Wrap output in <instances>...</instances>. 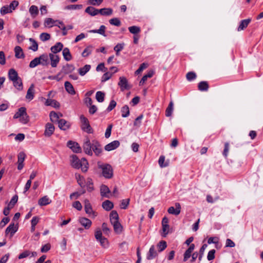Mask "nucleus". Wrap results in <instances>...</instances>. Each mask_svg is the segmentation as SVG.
I'll return each instance as SVG.
<instances>
[{
    "mask_svg": "<svg viewBox=\"0 0 263 263\" xmlns=\"http://www.w3.org/2000/svg\"><path fill=\"white\" fill-rule=\"evenodd\" d=\"M14 119H18L20 122L26 124L29 121V117L27 114L26 108L24 107L20 108L13 116Z\"/></svg>",
    "mask_w": 263,
    "mask_h": 263,
    "instance_id": "f257e3e1",
    "label": "nucleus"
},
{
    "mask_svg": "<svg viewBox=\"0 0 263 263\" xmlns=\"http://www.w3.org/2000/svg\"><path fill=\"white\" fill-rule=\"evenodd\" d=\"M99 168L102 171L103 177L107 179L111 178L113 176V170L111 166L108 164H103L100 162H98Z\"/></svg>",
    "mask_w": 263,
    "mask_h": 263,
    "instance_id": "f03ea898",
    "label": "nucleus"
},
{
    "mask_svg": "<svg viewBox=\"0 0 263 263\" xmlns=\"http://www.w3.org/2000/svg\"><path fill=\"white\" fill-rule=\"evenodd\" d=\"M81 122V128L82 130L88 134H91L93 132V129L90 126L89 121L87 118L84 115H82L80 117Z\"/></svg>",
    "mask_w": 263,
    "mask_h": 263,
    "instance_id": "7ed1b4c3",
    "label": "nucleus"
},
{
    "mask_svg": "<svg viewBox=\"0 0 263 263\" xmlns=\"http://www.w3.org/2000/svg\"><path fill=\"white\" fill-rule=\"evenodd\" d=\"M95 236L96 240L100 242L103 248H107L109 247L108 241L107 238L102 236V233L100 229H97L95 231Z\"/></svg>",
    "mask_w": 263,
    "mask_h": 263,
    "instance_id": "20e7f679",
    "label": "nucleus"
},
{
    "mask_svg": "<svg viewBox=\"0 0 263 263\" xmlns=\"http://www.w3.org/2000/svg\"><path fill=\"white\" fill-rule=\"evenodd\" d=\"M83 148L86 154L90 156L92 155V143H91L88 138L85 139Z\"/></svg>",
    "mask_w": 263,
    "mask_h": 263,
    "instance_id": "39448f33",
    "label": "nucleus"
},
{
    "mask_svg": "<svg viewBox=\"0 0 263 263\" xmlns=\"http://www.w3.org/2000/svg\"><path fill=\"white\" fill-rule=\"evenodd\" d=\"M67 145L74 153H79L81 152V147L77 142L72 141H68Z\"/></svg>",
    "mask_w": 263,
    "mask_h": 263,
    "instance_id": "423d86ee",
    "label": "nucleus"
},
{
    "mask_svg": "<svg viewBox=\"0 0 263 263\" xmlns=\"http://www.w3.org/2000/svg\"><path fill=\"white\" fill-rule=\"evenodd\" d=\"M55 128L53 124L47 123L45 125L44 135L45 137H50L54 133Z\"/></svg>",
    "mask_w": 263,
    "mask_h": 263,
    "instance_id": "0eeeda50",
    "label": "nucleus"
},
{
    "mask_svg": "<svg viewBox=\"0 0 263 263\" xmlns=\"http://www.w3.org/2000/svg\"><path fill=\"white\" fill-rule=\"evenodd\" d=\"M48 57L51 61L50 64L51 67L53 68L56 67L59 63V57L54 53H50L49 54Z\"/></svg>",
    "mask_w": 263,
    "mask_h": 263,
    "instance_id": "6e6552de",
    "label": "nucleus"
},
{
    "mask_svg": "<svg viewBox=\"0 0 263 263\" xmlns=\"http://www.w3.org/2000/svg\"><path fill=\"white\" fill-rule=\"evenodd\" d=\"M175 208L174 206H171L168 209L167 212L169 214L178 215L180 213L181 211V205L179 203H175Z\"/></svg>",
    "mask_w": 263,
    "mask_h": 263,
    "instance_id": "1a4fd4ad",
    "label": "nucleus"
},
{
    "mask_svg": "<svg viewBox=\"0 0 263 263\" xmlns=\"http://www.w3.org/2000/svg\"><path fill=\"white\" fill-rule=\"evenodd\" d=\"M17 230V224H15L14 223H11L6 229L5 233L6 235L10 234L11 236H12Z\"/></svg>",
    "mask_w": 263,
    "mask_h": 263,
    "instance_id": "9d476101",
    "label": "nucleus"
},
{
    "mask_svg": "<svg viewBox=\"0 0 263 263\" xmlns=\"http://www.w3.org/2000/svg\"><path fill=\"white\" fill-rule=\"evenodd\" d=\"M118 85L120 86L122 90L128 89L129 88V86L128 84L127 80L126 79V78L124 77H120Z\"/></svg>",
    "mask_w": 263,
    "mask_h": 263,
    "instance_id": "9b49d317",
    "label": "nucleus"
},
{
    "mask_svg": "<svg viewBox=\"0 0 263 263\" xmlns=\"http://www.w3.org/2000/svg\"><path fill=\"white\" fill-rule=\"evenodd\" d=\"M84 209L85 212L88 214V215H91L92 214L93 217L96 216V214L93 211L91 205L90 203L89 202V201L88 199H85L84 200Z\"/></svg>",
    "mask_w": 263,
    "mask_h": 263,
    "instance_id": "f8f14e48",
    "label": "nucleus"
},
{
    "mask_svg": "<svg viewBox=\"0 0 263 263\" xmlns=\"http://www.w3.org/2000/svg\"><path fill=\"white\" fill-rule=\"evenodd\" d=\"M74 69L75 67L73 65L66 64L65 65H64L62 67V68L61 70V73L64 74H68L72 72L74 70Z\"/></svg>",
    "mask_w": 263,
    "mask_h": 263,
    "instance_id": "ddd939ff",
    "label": "nucleus"
},
{
    "mask_svg": "<svg viewBox=\"0 0 263 263\" xmlns=\"http://www.w3.org/2000/svg\"><path fill=\"white\" fill-rule=\"evenodd\" d=\"M38 58L40 60V65L43 66H47L49 64V57L47 53L41 54Z\"/></svg>",
    "mask_w": 263,
    "mask_h": 263,
    "instance_id": "4468645a",
    "label": "nucleus"
},
{
    "mask_svg": "<svg viewBox=\"0 0 263 263\" xmlns=\"http://www.w3.org/2000/svg\"><path fill=\"white\" fill-rule=\"evenodd\" d=\"M120 145V142L118 140H115L109 144H107L105 146V149L107 151H111L112 150H114L117 147H118Z\"/></svg>",
    "mask_w": 263,
    "mask_h": 263,
    "instance_id": "2eb2a0df",
    "label": "nucleus"
},
{
    "mask_svg": "<svg viewBox=\"0 0 263 263\" xmlns=\"http://www.w3.org/2000/svg\"><path fill=\"white\" fill-rule=\"evenodd\" d=\"M81 161L76 155H72L71 157L70 163L71 166L75 168L79 169L80 168Z\"/></svg>",
    "mask_w": 263,
    "mask_h": 263,
    "instance_id": "dca6fc26",
    "label": "nucleus"
},
{
    "mask_svg": "<svg viewBox=\"0 0 263 263\" xmlns=\"http://www.w3.org/2000/svg\"><path fill=\"white\" fill-rule=\"evenodd\" d=\"M59 127L63 130L69 129L70 127V124L64 119H60L58 121Z\"/></svg>",
    "mask_w": 263,
    "mask_h": 263,
    "instance_id": "f3484780",
    "label": "nucleus"
},
{
    "mask_svg": "<svg viewBox=\"0 0 263 263\" xmlns=\"http://www.w3.org/2000/svg\"><path fill=\"white\" fill-rule=\"evenodd\" d=\"M79 221L86 229H89L92 224L90 220L84 217L80 218Z\"/></svg>",
    "mask_w": 263,
    "mask_h": 263,
    "instance_id": "a211bd4d",
    "label": "nucleus"
},
{
    "mask_svg": "<svg viewBox=\"0 0 263 263\" xmlns=\"http://www.w3.org/2000/svg\"><path fill=\"white\" fill-rule=\"evenodd\" d=\"M92 151L97 156H99L102 153L101 145L97 141H92Z\"/></svg>",
    "mask_w": 263,
    "mask_h": 263,
    "instance_id": "6ab92c4d",
    "label": "nucleus"
},
{
    "mask_svg": "<svg viewBox=\"0 0 263 263\" xmlns=\"http://www.w3.org/2000/svg\"><path fill=\"white\" fill-rule=\"evenodd\" d=\"M63 47V45L61 42L57 43L54 46H52L50 48V50L52 53L55 54L58 52H59L62 50Z\"/></svg>",
    "mask_w": 263,
    "mask_h": 263,
    "instance_id": "aec40b11",
    "label": "nucleus"
},
{
    "mask_svg": "<svg viewBox=\"0 0 263 263\" xmlns=\"http://www.w3.org/2000/svg\"><path fill=\"white\" fill-rule=\"evenodd\" d=\"M85 11L86 13L93 16L99 14V9H97L92 6L87 7Z\"/></svg>",
    "mask_w": 263,
    "mask_h": 263,
    "instance_id": "412c9836",
    "label": "nucleus"
},
{
    "mask_svg": "<svg viewBox=\"0 0 263 263\" xmlns=\"http://www.w3.org/2000/svg\"><path fill=\"white\" fill-rule=\"evenodd\" d=\"M51 200L47 196H45L40 198L38 201V204L40 206H45L50 204Z\"/></svg>",
    "mask_w": 263,
    "mask_h": 263,
    "instance_id": "4be33fe9",
    "label": "nucleus"
},
{
    "mask_svg": "<svg viewBox=\"0 0 263 263\" xmlns=\"http://www.w3.org/2000/svg\"><path fill=\"white\" fill-rule=\"evenodd\" d=\"M113 10L110 8H105L99 9V13L102 15L109 16L112 14Z\"/></svg>",
    "mask_w": 263,
    "mask_h": 263,
    "instance_id": "5701e85b",
    "label": "nucleus"
},
{
    "mask_svg": "<svg viewBox=\"0 0 263 263\" xmlns=\"http://www.w3.org/2000/svg\"><path fill=\"white\" fill-rule=\"evenodd\" d=\"M15 56L17 59H22L25 57L23 50L20 46H16L14 48Z\"/></svg>",
    "mask_w": 263,
    "mask_h": 263,
    "instance_id": "b1692460",
    "label": "nucleus"
},
{
    "mask_svg": "<svg viewBox=\"0 0 263 263\" xmlns=\"http://www.w3.org/2000/svg\"><path fill=\"white\" fill-rule=\"evenodd\" d=\"M45 104L47 106H51L55 108H58L60 105L56 100H46Z\"/></svg>",
    "mask_w": 263,
    "mask_h": 263,
    "instance_id": "393cba45",
    "label": "nucleus"
},
{
    "mask_svg": "<svg viewBox=\"0 0 263 263\" xmlns=\"http://www.w3.org/2000/svg\"><path fill=\"white\" fill-rule=\"evenodd\" d=\"M9 79L11 81L16 80L19 77L17 72L14 69H10L8 72Z\"/></svg>",
    "mask_w": 263,
    "mask_h": 263,
    "instance_id": "a878e982",
    "label": "nucleus"
},
{
    "mask_svg": "<svg viewBox=\"0 0 263 263\" xmlns=\"http://www.w3.org/2000/svg\"><path fill=\"white\" fill-rule=\"evenodd\" d=\"M157 255L154 246H152L147 255V258L148 260L153 259Z\"/></svg>",
    "mask_w": 263,
    "mask_h": 263,
    "instance_id": "bb28decb",
    "label": "nucleus"
},
{
    "mask_svg": "<svg viewBox=\"0 0 263 263\" xmlns=\"http://www.w3.org/2000/svg\"><path fill=\"white\" fill-rule=\"evenodd\" d=\"M109 188L105 185H102L100 187V193L102 197H108V194L109 193Z\"/></svg>",
    "mask_w": 263,
    "mask_h": 263,
    "instance_id": "cd10ccee",
    "label": "nucleus"
},
{
    "mask_svg": "<svg viewBox=\"0 0 263 263\" xmlns=\"http://www.w3.org/2000/svg\"><path fill=\"white\" fill-rule=\"evenodd\" d=\"M62 53L64 59L66 61H69L71 60L72 56L70 52L69 49L68 48H64L63 50Z\"/></svg>",
    "mask_w": 263,
    "mask_h": 263,
    "instance_id": "c85d7f7f",
    "label": "nucleus"
},
{
    "mask_svg": "<svg viewBox=\"0 0 263 263\" xmlns=\"http://www.w3.org/2000/svg\"><path fill=\"white\" fill-rule=\"evenodd\" d=\"M198 88L200 91H207L209 88V84L206 81H201L198 83Z\"/></svg>",
    "mask_w": 263,
    "mask_h": 263,
    "instance_id": "c756f323",
    "label": "nucleus"
},
{
    "mask_svg": "<svg viewBox=\"0 0 263 263\" xmlns=\"http://www.w3.org/2000/svg\"><path fill=\"white\" fill-rule=\"evenodd\" d=\"M251 20L250 19H246L242 20L240 22V24L237 29L238 31H241L245 29L249 25V24L250 23Z\"/></svg>",
    "mask_w": 263,
    "mask_h": 263,
    "instance_id": "7c9ffc66",
    "label": "nucleus"
},
{
    "mask_svg": "<svg viewBox=\"0 0 263 263\" xmlns=\"http://www.w3.org/2000/svg\"><path fill=\"white\" fill-rule=\"evenodd\" d=\"M87 106H90L89 109V112L90 114H94L97 110V107L94 105H91L92 104V100H88L85 102Z\"/></svg>",
    "mask_w": 263,
    "mask_h": 263,
    "instance_id": "2f4dec72",
    "label": "nucleus"
},
{
    "mask_svg": "<svg viewBox=\"0 0 263 263\" xmlns=\"http://www.w3.org/2000/svg\"><path fill=\"white\" fill-rule=\"evenodd\" d=\"M91 66L90 65H85L84 67L79 69L78 72L81 76H84L90 69Z\"/></svg>",
    "mask_w": 263,
    "mask_h": 263,
    "instance_id": "473e14b6",
    "label": "nucleus"
},
{
    "mask_svg": "<svg viewBox=\"0 0 263 263\" xmlns=\"http://www.w3.org/2000/svg\"><path fill=\"white\" fill-rule=\"evenodd\" d=\"M29 11L33 18H35L39 13L38 8L35 5H32L30 7Z\"/></svg>",
    "mask_w": 263,
    "mask_h": 263,
    "instance_id": "72a5a7b5",
    "label": "nucleus"
},
{
    "mask_svg": "<svg viewBox=\"0 0 263 263\" xmlns=\"http://www.w3.org/2000/svg\"><path fill=\"white\" fill-rule=\"evenodd\" d=\"M65 87L66 91L70 94H74L75 91L72 84L68 81L65 82Z\"/></svg>",
    "mask_w": 263,
    "mask_h": 263,
    "instance_id": "f704fd0d",
    "label": "nucleus"
},
{
    "mask_svg": "<svg viewBox=\"0 0 263 263\" xmlns=\"http://www.w3.org/2000/svg\"><path fill=\"white\" fill-rule=\"evenodd\" d=\"M102 207L106 211H110L114 207V204L112 202L110 201L109 200H105L102 203Z\"/></svg>",
    "mask_w": 263,
    "mask_h": 263,
    "instance_id": "c9c22d12",
    "label": "nucleus"
},
{
    "mask_svg": "<svg viewBox=\"0 0 263 263\" xmlns=\"http://www.w3.org/2000/svg\"><path fill=\"white\" fill-rule=\"evenodd\" d=\"M154 72L152 71H149L147 72V74L143 76V77L142 78L141 81L139 82L140 85H143L145 82L147 81L148 78L152 77L153 76Z\"/></svg>",
    "mask_w": 263,
    "mask_h": 263,
    "instance_id": "e433bc0d",
    "label": "nucleus"
},
{
    "mask_svg": "<svg viewBox=\"0 0 263 263\" xmlns=\"http://www.w3.org/2000/svg\"><path fill=\"white\" fill-rule=\"evenodd\" d=\"M110 221L111 223L119 221V216L116 211H112L110 214Z\"/></svg>",
    "mask_w": 263,
    "mask_h": 263,
    "instance_id": "4c0bfd02",
    "label": "nucleus"
},
{
    "mask_svg": "<svg viewBox=\"0 0 263 263\" xmlns=\"http://www.w3.org/2000/svg\"><path fill=\"white\" fill-rule=\"evenodd\" d=\"M50 120L52 122L55 123L59 121L60 116L59 114L54 111H51L49 115Z\"/></svg>",
    "mask_w": 263,
    "mask_h": 263,
    "instance_id": "58836bf2",
    "label": "nucleus"
},
{
    "mask_svg": "<svg viewBox=\"0 0 263 263\" xmlns=\"http://www.w3.org/2000/svg\"><path fill=\"white\" fill-rule=\"evenodd\" d=\"M34 85L32 84L27 90L26 99H33L34 97Z\"/></svg>",
    "mask_w": 263,
    "mask_h": 263,
    "instance_id": "ea45409f",
    "label": "nucleus"
},
{
    "mask_svg": "<svg viewBox=\"0 0 263 263\" xmlns=\"http://www.w3.org/2000/svg\"><path fill=\"white\" fill-rule=\"evenodd\" d=\"M13 86L18 90H21L23 89V83L22 80L20 78L17 79V80L12 81Z\"/></svg>",
    "mask_w": 263,
    "mask_h": 263,
    "instance_id": "a19ab883",
    "label": "nucleus"
},
{
    "mask_svg": "<svg viewBox=\"0 0 263 263\" xmlns=\"http://www.w3.org/2000/svg\"><path fill=\"white\" fill-rule=\"evenodd\" d=\"M113 225L114 231L116 233L120 234L122 231V227L120 222L118 221L115 222V223H111Z\"/></svg>",
    "mask_w": 263,
    "mask_h": 263,
    "instance_id": "79ce46f5",
    "label": "nucleus"
},
{
    "mask_svg": "<svg viewBox=\"0 0 263 263\" xmlns=\"http://www.w3.org/2000/svg\"><path fill=\"white\" fill-rule=\"evenodd\" d=\"M58 22V21H54L51 18H47L45 19L44 22V25L45 27H52L54 26L55 23Z\"/></svg>",
    "mask_w": 263,
    "mask_h": 263,
    "instance_id": "37998d69",
    "label": "nucleus"
},
{
    "mask_svg": "<svg viewBox=\"0 0 263 263\" xmlns=\"http://www.w3.org/2000/svg\"><path fill=\"white\" fill-rule=\"evenodd\" d=\"M88 163L85 158L81 159L80 162V168L83 172H87L88 170Z\"/></svg>",
    "mask_w": 263,
    "mask_h": 263,
    "instance_id": "c03bdc74",
    "label": "nucleus"
},
{
    "mask_svg": "<svg viewBox=\"0 0 263 263\" xmlns=\"http://www.w3.org/2000/svg\"><path fill=\"white\" fill-rule=\"evenodd\" d=\"M122 117L123 118L127 117L129 115V109L127 105L123 106L121 110Z\"/></svg>",
    "mask_w": 263,
    "mask_h": 263,
    "instance_id": "a18cd8bd",
    "label": "nucleus"
},
{
    "mask_svg": "<svg viewBox=\"0 0 263 263\" xmlns=\"http://www.w3.org/2000/svg\"><path fill=\"white\" fill-rule=\"evenodd\" d=\"M93 49V47L91 45L87 47L82 52V55L83 57H86L88 56L92 52Z\"/></svg>",
    "mask_w": 263,
    "mask_h": 263,
    "instance_id": "49530a36",
    "label": "nucleus"
},
{
    "mask_svg": "<svg viewBox=\"0 0 263 263\" xmlns=\"http://www.w3.org/2000/svg\"><path fill=\"white\" fill-rule=\"evenodd\" d=\"M174 103L173 101H171L168 107L166 109L165 115L167 117H170L173 111Z\"/></svg>",
    "mask_w": 263,
    "mask_h": 263,
    "instance_id": "de8ad7c7",
    "label": "nucleus"
},
{
    "mask_svg": "<svg viewBox=\"0 0 263 263\" xmlns=\"http://www.w3.org/2000/svg\"><path fill=\"white\" fill-rule=\"evenodd\" d=\"M29 41L32 43V45L29 47V49L33 51H37L38 50V44L37 42L32 38H30Z\"/></svg>",
    "mask_w": 263,
    "mask_h": 263,
    "instance_id": "09e8293b",
    "label": "nucleus"
},
{
    "mask_svg": "<svg viewBox=\"0 0 263 263\" xmlns=\"http://www.w3.org/2000/svg\"><path fill=\"white\" fill-rule=\"evenodd\" d=\"M128 30L131 33L135 35L139 33L141 30L140 28L136 26H133L128 27Z\"/></svg>",
    "mask_w": 263,
    "mask_h": 263,
    "instance_id": "8fccbe9b",
    "label": "nucleus"
},
{
    "mask_svg": "<svg viewBox=\"0 0 263 263\" xmlns=\"http://www.w3.org/2000/svg\"><path fill=\"white\" fill-rule=\"evenodd\" d=\"M197 77V75L195 72L191 71L189 72L186 74V78L187 81H192L195 80Z\"/></svg>",
    "mask_w": 263,
    "mask_h": 263,
    "instance_id": "3c124183",
    "label": "nucleus"
},
{
    "mask_svg": "<svg viewBox=\"0 0 263 263\" xmlns=\"http://www.w3.org/2000/svg\"><path fill=\"white\" fill-rule=\"evenodd\" d=\"M40 65V60L38 57L35 58L33 60H32L29 64V67L33 68L37 66V65Z\"/></svg>",
    "mask_w": 263,
    "mask_h": 263,
    "instance_id": "603ef678",
    "label": "nucleus"
},
{
    "mask_svg": "<svg viewBox=\"0 0 263 263\" xmlns=\"http://www.w3.org/2000/svg\"><path fill=\"white\" fill-rule=\"evenodd\" d=\"M83 7L82 5H70L66 6L65 9L67 10H76L81 9Z\"/></svg>",
    "mask_w": 263,
    "mask_h": 263,
    "instance_id": "864d4df0",
    "label": "nucleus"
},
{
    "mask_svg": "<svg viewBox=\"0 0 263 263\" xmlns=\"http://www.w3.org/2000/svg\"><path fill=\"white\" fill-rule=\"evenodd\" d=\"M18 200V196L16 195H15L12 197L11 200L9 202L8 205L11 208H13L14 205L16 203Z\"/></svg>",
    "mask_w": 263,
    "mask_h": 263,
    "instance_id": "5fc2aeb1",
    "label": "nucleus"
},
{
    "mask_svg": "<svg viewBox=\"0 0 263 263\" xmlns=\"http://www.w3.org/2000/svg\"><path fill=\"white\" fill-rule=\"evenodd\" d=\"M76 178L77 179V182L78 184L81 186V187H84L85 186V180L84 178L81 176L80 175H76Z\"/></svg>",
    "mask_w": 263,
    "mask_h": 263,
    "instance_id": "6e6d98bb",
    "label": "nucleus"
},
{
    "mask_svg": "<svg viewBox=\"0 0 263 263\" xmlns=\"http://www.w3.org/2000/svg\"><path fill=\"white\" fill-rule=\"evenodd\" d=\"M109 23L116 26H120L121 25V21L118 18L115 17L109 20Z\"/></svg>",
    "mask_w": 263,
    "mask_h": 263,
    "instance_id": "4d7b16f0",
    "label": "nucleus"
},
{
    "mask_svg": "<svg viewBox=\"0 0 263 263\" xmlns=\"http://www.w3.org/2000/svg\"><path fill=\"white\" fill-rule=\"evenodd\" d=\"M11 12L12 11L10 9L8 5L4 6L1 9V13L2 15H5Z\"/></svg>",
    "mask_w": 263,
    "mask_h": 263,
    "instance_id": "13d9d810",
    "label": "nucleus"
},
{
    "mask_svg": "<svg viewBox=\"0 0 263 263\" xmlns=\"http://www.w3.org/2000/svg\"><path fill=\"white\" fill-rule=\"evenodd\" d=\"M158 248H159V251L161 252L163 251L167 247V244L166 241L162 240L160 241L157 245Z\"/></svg>",
    "mask_w": 263,
    "mask_h": 263,
    "instance_id": "bf43d9fd",
    "label": "nucleus"
},
{
    "mask_svg": "<svg viewBox=\"0 0 263 263\" xmlns=\"http://www.w3.org/2000/svg\"><path fill=\"white\" fill-rule=\"evenodd\" d=\"M86 186L87 191L91 192L93 190V186L92 181L90 178H88L86 182Z\"/></svg>",
    "mask_w": 263,
    "mask_h": 263,
    "instance_id": "052dcab7",
    "label": "nucleus"
},
{
    "mask_svg": "<svg viewBox=\"0 0 263 263\" xmlns=\"http://www.w3.org/2000/svg\"><path fill=\"white\" fill-rule=\"evenodd\" d=\"M41 40L43 42H45L50 39V35L48 33H42L40 35Z\"/></svg>",
    "mask_w": 263,
    "mask_h": 263,
    "instance_id": "680f3d73",
    "label": "nucleus"
},
{
    "mask_svg": "<svg viewBox=\"0 0 263 263\" xmlns=\"http://www.w3.org/2000/svg\"><path fill=\"white\" fill-rule=\"evenodd\" d=\"M208 246L206 244H204L202 245L201 248H200L199 250V255L198 257V259L199 261H201L202 259V257L204 254V251L205 249L207 248Z\"/></svg>",
    "mask_w": 263,
    "mask_h": 263,
    "instance_id": "e2e57ef3",
    "label": "nucleus"
},
{
    "mask_svg": "<svg viewBox=\"0 0 263 263\" xmlns=\"http://www.w3.org/2000/svg\"><path fill=\"white\" fill-rule=\"evenodd\" d=\"M17 158H18L17 163H23V162L25 159V158H26V155L24 152H21L18 154Z\"/></svg>",
    "mask_w": 263,
    "mask_h": 263,
    "instance_id": "0e129e2a",
    "label": "nucleus"
},
{
    "mask_svg": "<svg viewBox=\"0 0 263 263\" xmlns=\"http://www.w3.org/2000/svg\"><path fill=\"white\" fill-rule=\"evenodd\" d=\"M129 203V199H123L122 200L120 207L121 209H126Z\"/></svg>",
    "mask_w": 263,
    "mask_h": 263,
    "instance_id": "69168bd1",
    "label": "nucleus"
},
{
    "mask_svg": "<svg viewBox=\"0 0 263 263\" xmlns=\"http://www.w3.org/2000/svg\"><path fill=\"white\" fill-rule=\"evenodd\" d=\"M165 161V157L164 156H161L159 157L158 163L161 167H164L167 166V163H164Z\"/></svg>",
    "mask_w": 263,
    "mask_h": 263,
    "instance_id": "338daca9",
    "label": "nucleus"
},
{
    "mask_svg": "<svg viewBox=\"0 0 263 263\" xmlns=\"http://www.w3.org/2000/svg\"><path fill=\"white\" fill-rule=\"evenodd\" d=\"M31 252L29 250H26L24 251L23 253H21L19 255L18 258L19 259H23L24 258H26L28 256H29L30 255Z\"/></svg>",
    "mask_w": 263,
    "mask_h": 263,
    "instance_id": "774afa93",
    "label": "nucleus"
}]
</instances>
